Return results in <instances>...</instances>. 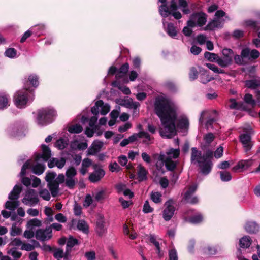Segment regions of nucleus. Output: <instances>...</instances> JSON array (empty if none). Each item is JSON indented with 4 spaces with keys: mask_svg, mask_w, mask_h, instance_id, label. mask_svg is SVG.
<instances>
[{
    "mask_svg": "<svg viewBox=\"0 0 260 260\" xmlns=\"http://www.w3.org/2000/svg\"><path fill=\"white\" fill-rule=\"evenodd\" d=\"M68 144V140L63 138H60L57 140L55 144V146L60 150L65 148Z\"/></svg>",
    "mask_w": 260,
    "mask_h": 260,
    "instance_id": "nucleus-43",
    "label": "nucleus"
},
{
    "mask_svg": "<svg viewBox=\"0 0 260 260\" xmlns=\"http://www.w3.org/2000/svg\"><path fill=\"white\" fill-rule=\"evenodd\" d=\"M218 56V55L215 53L209 52H206L204 54V57L210 61L216 62Z\"/></svg>",
    "mask_w": 260,
    "mask_h": 260,
    "instance_id": "nucleus-56",
    "label": "nucleus"
},
{
    "mask_svg": "<svg viewBox=\"0 0 260 260\" xmlns=\"http://www.w3.org/2000/svg\"><path fill=\"white\" fill-rule=\"evenodd\" d=\"M56 174L55 172H48L45 176V180L47 182V186L49 188L51 195L56 197L58 193V185L55 181Z\"/></svg>",
    "mask_w": 260,
    "mask_h": 260,
    "instance_id": "nucleus-10",
    "label": "nucleus"
},
{
    "mask_svg": "<svg viewBox=\"0 0 260 260\" xmlns=\"http://www.w3.org/2000/svg\"><path fill=\"white\" fill-rule=\"evenodd\" d=\"M42 153L37 154L35 157V161L36 164L32 166V162H31V166L29 168H31L32 172L37 175L42 174L45 169V165L44 164L40 163L39 161H47L50 158L51 153L50 148L46 145L43 144L41 145ZM31 161V160H29Z\"/></svg>",
    "mask_w": 260,
    "mask_h": 260,
    "instance_id": "nucleus-3",
    "label": "nucleus"
},
{
    "mask_svg": "<svg viewBox=\"0 0 260 260\" xmlns=\"http://www.w3.org/2000/svg\"><path fill=\"white\" fill-rule=\"evenodd\" d=\"M82 130V127L79 124L71 125L68 128V131L71 133H80Z\"/></svg>",
    "mask_w": 260,
    "mask_h": 260,
    "instance_id": "nucleus-47",
    "label": "nucleus"
},
{
    "mask_svg": "<svg viewBox=\"0 0 260 260\" xmlns=\"http://www.w3.org/2000/svg\"><path fill=\"white\" fill-rule=\"evenodd\" d=\"M161 193L159 192H152L151 193V199L156 204L161 202Z\"/></svg>",
    "mask_w": 260,
    "mask_h": 260,
    "instance_id": "nucleus-46",
    "label": "nucleus"
},
{
    "mask_svg": "<svg viewBox=\"0 0 260 260\" xmlns=\"http://www.w3.org/2000/svg\"><path fill=\"white\" fill-rule=\"evenodd\" d=\"M20 223H14L11 227L10 235L12 236H15L20 235L22 232V229L20 226Z\"/></svg>",
    "mask_w": 260,
    "mask_h": 260,
    "instance_id": "nucleus-34",
    "label": "nucleus"
},
{
    "mask_svg": "<svg viewBox=\"0 0 260 260\" xmlns=\"http://www.w3.org/2000/svg\"><path fill=\"white\" fill-rule=\"evenodd\" d=\"M77 228L79 230L82 231L85 234H87L89 232L88 225L84 220H79L77 223Z\"/></svg>",
    "mask_w": 260,
    "mask_h": 260,
    "instance_id": "nucleus-40",
    "label": "nucleus"
},
{
    "mask_svg": "<svg viewBox=\"0 0 260 260\" xmlns=\"http://www.w3.org/2000/svg\"><path fill=\"white\" fill-rule=\"evenodd\" d=\"M40 115L43 114L49 124L52 123L57 116V112L53 107H46L39 110Z\"/></svg>",
    "mask_w": 260,
    "mask_h": 260,
    "instance_id": "nucleus-15",
    "label": "nucleus"
},
{
    "mask_svg": "<svg viewBox=\"0 0 260 260\" xmlns=\"http://www.w3.org/2000/svg\"><path fill=\"white\" fill-rule=\"evenodd\" d=\"M34 93L26 87L17 91L14 96V102L18 108H24L34 100Z\"/></svg>",
    "mask_w": 260,
    "mask_h": 260,
    "instance_id": "nucleus-5",
    "label": "nucleus"
},
{
    "mask_svg": "<svg viewBox=\"0 0 260 260\" xmlns=\"http://www.w3.org/2000/svg\"><path fill=\"white\" fill-rule=\"evenodd\" d=\"M77 174V171L73 167H69L66 172L67 178H75V176Z\"/></svg>",
    "mask_w": 260,
    "mask_h": 260,
    "instance_id": "nucleus-50",
    "label": "nucleus"
},
{
    "mask_svg": "<svg viewBox=\"0 0 260 260\" xmlns=\"http://www.w3.org/2000/svg\"><path fill=\"white\" fill-rule=\"evenodd\" d=\"M177 109L175 103L166 97L160 96L155 99L154 110L161 123L159 133L162 137L170 138L176 135Z\"/></svg>",
    "mask_w": 260,
    "mask_h": 260,
    "instance_id": "nucleus-1",
    "label": "nucleus"
},
{
    "mask_svg": "<svg viewBox=\"0 0 260 260\" xmlns=\"http://www.w3.org/2000/svg\"><path fill=\"white\" fill-rule=\"evenodd\" d=\"M179 6L181 8L184 14H188L190 12L189 9L187 8V3L185 0H178Z\"/></svg>",
    "mask_w": 260,
    "mask_h": 260,
    "instance_id": "nucleus-51",
    "label": "nucleus"
},
{
    "mask_svg": "<svg viewBox=\"0 0 260 260\" xmlns=\"http://www.w3.org/2000/svg\"><path fill=\"white\" fill-rule=\"evenodd\" d=\"M222 53L223 56V57L226 59H229L230 61L232 62L233 57L234 56V52L232 50L227 48L223 49Z\"/></svg>",
    "mask_w": 260,
    "mask_h": 260,
    "instance_id": "nucleus-45",
    "label": "nucleus"
},
{
    "mask_svg": "<svg viewBox=\"0 0 260 260\" xmlns=\"http://www.w3.org/2000/svg\"><path fill=\"white\" fill-rule=\"evenodd\" d=\"M77 181L75 180V178H67L65 180V183L66 186L70 189L74 188L76 182Z\"/></svg>",
    "mask_w": 260,
    "mask_h": 260,
    "instance_id": "nucleus-61",
    "label": "nucleus"
},
{
    "mask_svg": "<svg viewBox=\"0 0 260 260\" xmlns=\"http://www.w3.org/2000/svg\"><path fill=\"white\" fill-rule=\"evenodd\" d=\"M95 230L99 236H102L106 232L105 219L102 215H99L98 217Z\"/></svg>",
    "mask_w": 260,
    "mask_h": 260,
    "instance_id": "nucleus-20",
    "label": "nucleus"
},
{
    "mask_svg": "<svg viewBox=\"0 0 260 260\" xmlns=\"http://www.w3.org/2000/svg\"><path fill=\"white\" fill-rule=\"evenodd\" d=\"M169 260H178V255L176 250L172 248L169 250Z\"/></svg>",
    "mask_w": 260,
    "mask_h": 260,
    "instance_id": "nucleus-64",
    "label": "nucleus"
},
{
    "mask_svg": "<svg viewBox=\"0 0 260 260\" xmlns=\"http://www.w3.org/2000/svg\"><path fill=\"white\" fill-rule=\"evenodd\" d=\"M203 220V217L200 213H198L190 218L187 221L192 224H198L201 223Z\"/></svg>",
    "mask_w": 260,
    "mask_h": 260,
    "instance_id": "nucleus-39",
    "label": "nucleus"
},
{
    "mask_svg": "<svg viewBox=\"0 0 260 260\" xmlns=\"http://www.w3.org/2000/svg\"><path fill=\"white\" fill-rule=\"evenodd\" d=\"M197 187V185L193 184L186 191L184 194V199L187 203L194 204L198 202V198L196 196L192 197V194L196 191Z\"/></svg>",
    "mask_w": 260,
    "mask_h": 260,
    "instance_id": "nucleus-17",
    "label": "nucleus"
},
{
    "mask_svg": "<svg viewBox=\"0 0 260 260\" xmlns=\"http://www.w3.org/2000/svg\"><path fill=\"white\" fill-rule=\"evenodd\" d=\"M244 229L248 233H255L258 231L259 226L255 222L248 221L246 223Z\"/></svg>",
    "mask_w": 260,
    "mask_h": 260,
    "instance_id": "nucleus-27",
    "label": "nucleus"
},
{
    "mask_svg": "<svg viewBox=\"0 0 260 260\" xmlns=\"http://www.w3.org/2000/svg\"><path fill=\"white\" fill-rule=\"evenodd\" d=\"M39 202V199L37 192L33 189H27L24 195L22 200V202L25 205L34 207L37 205Z\"/></svg>",
    "mask_w": 260,
    "mask_h": 260,
    "instance_id": "nucleus-8",
    "label": "nucleus"
},
{
    "mask_svg": "<svg viewBox=\"0 0 260 260\" xmlns=\"http://www.w3.org/2000/svg\"><path fill=\"white\" fill-rule=\"evenodd\" d=\"M200 79L201 82L203 84H206L213 80L214 78L209 75V72L207 70H203L201 71Z\"/></svg>",
    "mask_w": 260,
    "mask_h": 260,
    "instance_id": "nucleus-30",
    "label": "nucleus"
},
{
    "mask_svg": "<svg viewBox=\"0 0 260 260\" xmlns=\"http://www.w3.org/2000/svg\"><path fill=\"white\" fill-rule=\"evenodd\" d=\"M205 65L210 70L213 71L214 73L218 74L224 73V71L221 69L219 68L216 66L211 63H206Z\"/></svg>",
    "mask_w": 260,
    "mask_h": 260,
    "instance_id": "nucleus-55",
    "label": "nucleus"
},
{
    "mask_svg": "<svg viewBox=\"0 0 260 260\" xmlns=\"http://www.w3.org/2000/svg\"><path fill=\"white\" fill-rule=\"evenodd\" d=\"M244 100L245 103L250 105L252 106H254L256 104V102L253 99L252 95L250 94L247 93L244 97Z\"/></svg>",
    "mask_w": 260,
    "mask_h": 260,
    "instance_id": "nucleus-53",
    "label": "nucleus"
},
{
    "mask_svg": "<svg viewBox=\"0 0 260 260\" xmlns=\"http://www.w3.org/2000/svg\"><path fill=\"white\" fill-rule=\"evenodd\" d=\"M149 240L150 242L155 246L158 255L161 257L163 255V253L161 251L160 243L157 240L156 237L154 235L151 234L149 236Z\"/></svg>",
    "mask_w": 260,
    "mask_h": 260,
    "instance_id": "nucleus-32",
    "label": "nucleus"
},
{
    "mask_svg": "<svg viewBox=\"0 0 260 260\" xmlns=\"http://www.w3.org/2000/svg\"><path fill=\"white\" fill-rule=\"evenodd\" d=\"M5 55L10 58H15L17 55V50L14 48H9L6 50Z\"/></svg>",
    "mask_w": 260,
    "mask_h": 260,
    "instance_id": "nucleus-49",
    "label": "nucleus"
},
{
    "mask_svg": "<svg viewBox=\"0 0 260 260\" xmlns=\"http://www.w3.org/2000/svg\"><path fill=\"white\" fill-rule=\"evenodd\" d=\"M220 178L222 181L226 182L231 180L232 177L230 173L226 171H221L220 172Z\"/></svg>",
    "mask_w": 260,
    "mask_h": 260,
    "instance_id": "nucleus-59",
    "label": "nucleus"
},
{
    "mask_svg": "<svg viewBox=\"0 0 260 260\" xmlns=\"http://www.w3.org/2000/svg\"><path fill=\"white\" fill-rule=\"evenodd\" d=\"M41 221L37 218H33L29 220L26 224L27 228L32 230L35 227H39L41 225Z\"/></svg>",
    "mask_w": 260,
    "mask_h": 260,
    "instance_id": "nucleus-37",
    "label": "nucleus"
},
{
    "mask_svg": "<svg viewBox=\"0 0 260 260\" xmlns=\"http://www.w3.org/2000/svg\"><path fill=\"white\" fill-rule=\"evenodd\" d=\"M8 253L12 256L14 258H19L22 255V253L18 251L15 247L10 249L8 251Z\"/></svg>",
    "mask_w": 260,
    "mask_h": 260,
    "instance_id": "nucleus-54",
    "label": "nucleus"
},
{
    "mask_svg": "<svg viewBox=\"0 0 260 260\" xmlns=\"http://www.w3.org/2000/svg\"><path fill=\"white\" fill-rule=\"evenodd\" d=\"M243 133L240 135V140L245 151L247 152L251 150L252 146L250 136L252 128L249 125H245L243 127Z\"/></svg>",
    "mask_w": 260,
    "mask_h": 260,
    "instance_id": "nucleus-7",
    "label": "nucleus"
},
{
    "mask_svg": "<svg viewBox=\"0 0 260 260\" xmlns=\"http://www.w3.org/2000/svg\"><path fill=\"white\" fill-rule=\"evenodd\" d=\"M10 95L5 91H0V110H4L10 106Z\"/></svg>",
    "mask_w": 260,
    "mask_h": 260,
    "instance_id": "nucleus-21",
    "label": "nucleus"
},
{
    "mask_svg": "<svg viewBox=\"0 0 260 260\" xmlns=\"http://www.w3.org/2000/svg\"><path fill=\"white\" fill-rule=\"evenodd\" d=\"M221 22L218 19H214L210 22L205 27V30H213L215 28L221 26Z\"/></svg>",
    "mask_w": 260,
    "mask_h": 260,
    "instance_id": "nucleus-36",
    "label": "nucleus"
},
{
    "mask_svg": "<svg viewBox=\"0 0 260 260\" xmlns=\"http://www.w3.org/2000/svg\"><path fill=\"white\" fill-rule=\"evenodd\" d=\"M221 22L218 19H214L210 22L205 27V30H213L215 28L221 26Z\"/></svg>",
    "mask_w": 260,
    "mask_h": 260,
    "instance_id": "nucleus-35",
    "label": "nucleus"
},
{
    "mask_svg": "<svg viewBox=\"0 0 260 260\" xmlns=\"http://www.w3.org/2000/svg\"><path fill=\"white\" fill-rule=\"evenodd\" d=\"M177 9V7L175 1H171L170 9L166 5H161L159 6V11L161 16L166 18L172 12L176 11Z\"/></svg>",
    "mask_w": 260,
    "mask_h": 260,
    "instance_id": "nucleus-16",
    "label": "nucleus"
},
{
    "mask_svg": "<svg viewBox=\"0 0 260 260\" xmlns=\"http://www.w3.org/2000/svg\"><path fill=\"white\" fill-rule=\"evenodd\" d=\"M180 154V150L178 149L169 148L166 152V154H160L159 156V159L161 160L162 166H165L168 170H173L177 163V158Z\"/></svg>",
    "mask_w": 260,
    "mask_h": 260,
    "instance_id": "nucleus-4",
    "label": "nucleus"
},
{
    "mask_svg": "<svg viewBox=\"0 0 260 260\" xmlns=\"http://www.w3.org/2000/svg\"><path fill=\"white\" fill-rule=\"evenodd\" d=\"M176 208L173 200L169 199L164 204V209L162 211V217L166 221L171 220L173 216Z\"/></svg>",
    "mask_w": 260,
    "mask_h": 260,
    "instance_id": "nucleus-12",
    "label": "nucleus"
},
{
    "mask_svg": "<svg viewBox=\"0 0 260 260\" xmlns=\"http://www.w3.org/2000/svg\"><path fill=\"white\" fill-rule=\"evenodd\" d=\"M104 143L100 140L94 141L91 145L89 147L87 151V155H94L99 152L102 147Z\"/></svg>",
    "mask_w": 260,
    "mask_h": 260,
    "instance_id": "nucleus-19",
    "label": "nucleus"
},
{
    "mask_svg": "<svg viewBox=\"0 0 260 260\" xmlns=\"http://www.w3.org/2000/svg\"><path fill=\"white\" fill-rule=\"evenodd\" d=\"M245 85L249 88L255 89L260 86V77L245 81Z\"/></svg>",
    "mask_w": 260,
    "mask_h": 260,
    "instance_id": "nucleus-31",
    "label": "nucleus"
},
{
    "mask_svg": "<svg viewBox=\"0 0 260 260\" xmlns=\"http://www.w3.org/2000/svg\"><path fill=\"white\" fill-rule=\"evenodd\" d=\"M39 194L44 200L49 201L50 199V194L47 189H40Z\"/></svg>",
    "mask_w": 260,
    "mask_h": 260,
    "instance_id": "nucleus-48",
    "label": "nucleus"
},
{
    "mask_svg": "<svg viewBox=\"0 0 260 260\" xmlns=\"http://www.w3.org/2000/svg\"><path fill=\"white\" fill-rule=\"evenodd\" d=\"M92 161L88 158H84L82 163L80 172L83 175H85L88 171V168L91 165Z\"/></svg>",
    "mask_w": 260,
    "mask_h": 260,
    "instance_id": "nucleus-28",
    "label": "nucleus"
},
{
    "mask_svg": "<svg viewBox=\"0 0 260 260\" xmlns=\"http://www.w3.org/2000/svg\"><path fill=\"white\" fill-rule=\"evenodd\" d=\"M189 126L188 118L185 116H181L179 117L177 127L180 129H186Z\"/></svg>",
    "mask_w": 260,
    "mask_h": 260,
    "instance_id": "nucleus-26",
    "label": "nucleus"
},
{
    "mask_svg": "<svg viewBox=\"0 0 260 260\" xmlns=\"http://www.w3.org/2000/svg\"><path fill=\"white\" fill-rule=\"evenodd\" d=\"M35 237L41 241L48 240L52 237V230L50 227H47L45 229H38L36 232Z\"/></svg>",
    "mask_w": 260,
    "mask_h": 260,
    "instance_id": "nucleus-13",
    "label": "nucleus"
},
{
    "mask_svg": "<svg viewBox=\"0 0 260 260\" xmlns=\"http://www.w3.org/2000/svg\"><path fill=\"white\" fill-rule=\"evenodd\" d=\"M141 138H144L145 140L143 141V142L147 144H149L151 143L152 140V138L151 137L150 135L146 132L141 131Z\"/></svg>",
    "mask_w": 260,
    "mask_h": 260,
    "instance_id": "nucleus-58",
    "label": "nucleus"
},
{
    "mask_svg": "<svg viewBox=\"0 0 260 260\" xmlns=\"http://www.w3.org/2000/svg\"><path fill=\"white\" fill-rule=\"evenodd\" d=\"M79 244L78 240L77 239L74 238L73 237H70L67 241V250L66 253L70 255L69 253L71 251L72 248L75 245Z\"/></svg>",
    "mask_w": 260,
    "mask_h": 260,
    "instance_id": "nucleus-33",
    "label": "nucleus"
},
{
    "mask_svg": "<svg viewBox=\"0 0 260 260\" xmlns=\"http://www.w3.org/2000/svg\"><path fill=\"white\" fill-rule=\"evenodd\" d=\"M110 110V106L107 103H105L102 100L97 101L94 106L91 108V112L94 115L101 114L106 115Z\"/></svg>",
    "mask_w": 260,
    "mask_h": 260,
    "instance_id": "nucleus-11",
    "label": "nucleus"
},
{
    "mask_svg": "<svg viewBox=\"0 0 260 260\" xmlns=\"http://www.w3.org/2000/svg\"><path fill=\"white\" fill-rule=\"evenodd\" d=\"M22 191V186L20 184H16L13 187V190L9 194L8 198L10 201H7L5 203V208L7 209L14 211L19 205L18 199Z\"/></svg>",
    "mask_w": 260,
    "mask_h": 260,
    "instance_id": "nucleus-6",
    "label": "nucleus"
},
{
    "mask_svg": "<svg viewBox=\"0 0 260 260\" xmlns=\"http://www.w3.org/2000/svg\"><path fill=\"white\" fill-rule=\"evenodd\" d=\"M105 171L102 169H99L90 174L89 179L93 183L100 181L105 175Z\"/></svg>",
    "mask_w": 260,
    "mask_h": 260,
    "instance_id": "nucleus-23",
    "label": "nucleus"
},
{
    "mask_svg": "<svg viewBox=\"0 0 260 260\" xmlns=\"http://www.w3.org/2000/svg\"><path fill=\"white\" fill-rule=\"evenodd\" d=\"M109 170L112 172H118L121 168L116 162H111L109 165Z\"/></svg>",
    "mask_w": 260,
    "mask_h": 260,
    "instance_id": "nucleus-60",
    "label": "nucleus"
},
{
    "mask_svg": "<svg viewBox=\"0 0 260 260\" xmlns=\"http://www.w3.org/2000/svg\"><path fill=\"white\" fill-rule=\"evenodd\" d=\"M213 157V152L208 150L206 153L202 155V153L195 147L191 149V160L199 164L201 172L204 175H208L211 171L212 163L211 159Z\"/></svg>",
    "mask_w": 260,
    "mask_h": 260,
    "instance_id": "nucleus-2",
    "label": "nucleus"
},
{
    "mask_svg": "<svg viewBox=\"0 0 260 260\" xmlns=\"http://www.w3.org/2000/svg\"><path fill=\"white\" fill-rule=\"evenodd\" d=\"M112 85L115 87H117L119 90H120L124 94L128 95L131 93L130 89L126 86H120L119 85L117 81L113 82Z\"/></svg>",
    "mask_w": 260,
    "mask_h": 260,
    "instance_id": "nucleus-52",
    "label": "nucleus"
},
{
    "mask_svg": "<svg viewBox=\"0 0 260 260\" xmlns=\"http://www.w3.org/2000/svg\"><path fill=\"white\" fill-rule=\"evenodd\" d=\"M230 104L229 107L230 109H239L241 108V105L237 103L236 100L234 99H231L230 100Z\"/></svg>",
    "mask_w": 260,
    "mask_h": 260,
    "instance_id": "nucleus-62",
    "label": "nucleus"
},
{
    "mask_svg": "<svg viewBox=\"0 0 260 260\" xmlns=\"http://www.w3.org/2000/svg\"><path fill=\"white\" fill-rule=\"evenodd\" d=\"M207 22V15L203 12L194 13L191 15L187 24L189 26H202Z\"/></svg>",
    "mask_w": 260,
    "mask_h": 260,
    "instance_id": "nucleus-9",
    "label": "nucleus"
},
{
    "mask_svg": "<svg viewBox=\"0 0 260 260\" xmlns=\"http://www.w3.org/2000/svg\"><path fill=\"white\" fill-rule=\"evenodd\" d=\"M128 69L129 65L127 63L121 66L119 70H118V72L116 75V77L117 78H120L124 76L125 75L127 72Z\"/></svg>",
    "mask_w": 260,
    "mask_h": 260,
    "instance_id": "nucleus-38",
    "label": "nucleus"
},
{
    "mask_svg": "<svg viewBox=\"0 0 260 260\" xmlns=\"http://www.w3.org/2000/svg\"><path fill=\"white\" fill-rule=\"evenodd\" d=\"M244 24L246 26L250 27L255 30L258 29L257 21L252 20L248 19L244 21Z\"/></svg>",
    "mask_w": 260,
    "mask_h": 260,
    "instance_id": "nucleus-57",
    "label": "nucleus"
},
{
    "mask_svg": "<svg viewBox=\"0 0 260 260\" xmlns=\"http://www.w3.org/2000/svg\"><path fill=\"white\" fill-rule=\"evenodd\" d=\"M40 114V111L39 110L36 113V116L35 117V122L36 123L41 126H46L49 124L48 120H46V117L44 116L43 114Z\"/></svg>",
    "mask_w": 260,
    "mask_h": 260,
    "instance_id": "nucleus-25",
    "label": "nucleus"
},
{
    "mask_svg": "<svg viewBox=\"0 0 260 260\" xmlns=\"http://www.w3.org/2000/svg\"><path fill=\"white\" fill-rule=\"evenodd\" d=\"M31 166V161L29 160L26 161L22 167L21 172L19 174V176L21 177V181L23 184L26 187L30 185L31 182V178L24 177L26 174V169H28Z\"/></svg>",
    "mask_w": 260,
    "mask_h": 260,
    "instance_id": "nucleus-14",
    "label": "nucleus"
},
{
    "mask_svg": "<svg viewBox=\"0 0 260 260\" xmlns=\"http://www.w3.org/2000/svg\"><path fill=\"white\" fill-rule=\"evenodd\" d=\"M251 244V240L249 237L244 236L239 240V245L241 248H247Z\"/></svg>",
    "mask_w": 260,
    "mask_h": 260,
    "instance_id": "nucleus-42",
    "label": "nucleus"
},
{
    "mask_svg": "<svg viewBox=\"0 0 260 260\" xmlns=\"http://www.w3.org/2000/svg\"><path fill=\"white\" fill-rule=\"evenodd\" d=\"M252 164V160L251 159L241 160L233 168V170L234 171L238 170H243L249 168Z\"/></svg>",
    "mask_w": 260,
    "mask_h": 260,
    "instance_id": "nucleus-24",
    "label": "nucleus"
},
{
    "mask_svg": "<svg viewBox=\"0 0 260 260\" xmlns=\"http://www.w3.org/2000/svg\"><path fill=\"white\" fill-rule=\"evenodd\" d=\"M163 28L166 33L170 37L175 38L177 35V30L176 27L172 23L166 22L165 19H162Z\"/></svg>",
    "mask_w": 260,
    "mask_h": 260,
    "instance_id": "nucleus-18",
    "label": "nucleus"
},
{
    "mask_svg": "<svg viewBox=\"0 0 260 260\" xmlns=\"http://www.w3.org/2000/svg\"><path fill=\"white\" fill-rule=\"evenodd\" d=\"M198 76V72L197 70L194 68L192 67L190 69L189 73V77L190 80H194L197 78Z\"/></svg>",
    "mask_w": 260,
    "mask_h": 260,
    "instance_id": "nucleus-63",
    "label": "nucleus"
},
{
    "mask_svg": "<svg viewBox=\"0 0 260 260\" xmlns=\"http://www.w3.org/2000/svg\"><path fill=\"white\" fill-rule=\"evenodd\" d=\"M66 163V160L64 158H52L48 162V166L52 168L56 166L59 169H62Z\"/></svg>",
    "mask_w": 260,
    "mask_h": 260,
    "instance_id": "nucleus-22",
    "label": "nucleus"
},
{
    "mask_svg": "<svg viewBox=\"0 0 260 260\" xmlns=\"http://www.w3.org/2000/svg\"><path fill=\"white\" fill-rule=\"evenodd\" d=\"M28 80L34 87L38 86L39 84V77L36 74L30 75L28 78Z\"/></svg>",
    "mask_w": 260,
    "mask_h": 260,
    "instance_id": "nucleus-44",
    "label": "nucleus"
},
{
    "mask_svg": "<svg viewBox=\"0 0 260 260\" xmlns=\"http://www.w3.org/2000/svg\"><path fill=\"white\" fill-rule=\"evenodd\" d=\"M137 173L139 180H145L147 179V171L141 164H139L137 167Z\"/></svg>",
    "mask_w": 260,
    "mask_h": 260,
    "instance_id": "nucleus-29",
    "label": "nucleus"
},
{
    "mask_svg": "<svg viewBox=\"0 0 260 260\" xmlns=\"http://www.w3.org/2000/svg\"><path fill=\"white\" fill-rule=\"evenodd\" d=\"M216 62L222 68H226L232 63L230 61L229 59H226L224 57H221L219 56H218Z\"/></svg>",
    "mask_w": 260,
    "mask_h": 260,
    "instance_id": "nucleus-41",
    "label": "nucleus"
}]
</instances>
